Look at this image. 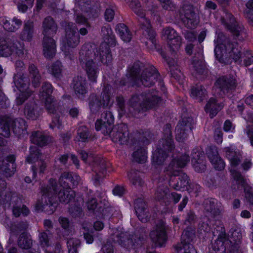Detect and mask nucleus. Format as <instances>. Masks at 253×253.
Masks as SVG:
<instances>
[{
    "label": "nucleus",
    "instance_id": "obj_39",
    "mask_svg": "<svg viewBox=\"0 0 253 253\" xmlns=\"http://www.w3.org/2000/svg\"><path fill=\"white\" fill-rule=\"evenodd\" d=\"M29 71L31 78L32 84L35 87H37L40 83L41 76L37 67L34 65H30Z\"/></svg>",
    "mask_w": 253,
    "mask_h": 253
},
{
    "label": "nucleus",
    "instance_id": "obj_15",
    "mask_svg": "<svg viewBox=\"0 0 253 253\" xmlns=\"http://www.w3.org/2000/svg\"><path fill=\"white\" fill-rule=\"evenodd\" d=\"M137 100L141 101L139 103V105L143 111L152 108L155 104H158L160 101V99L157 95L150 93H148L146 95H140L139 96H134L130 100V103L133 107H136V103Z\"/></svg>",
    "mask_w": 253,
    "mask_h": 253
},
{
    "label": "nucleus",
    "instance_id": "obj_34",
    "mask_svg": "<svg viewBox=\"0 0 253 253\" xmlns=\"http://www.w3.org/2000/svg\"><path fill=\"white\" fill-rule=\"evenodd\" d=\"M216 84L219 87L224 91L228 89H233L236 86V82L233 78L222 77L217 81Z\"/></svg>",
    "mask_w": 253,
    "mask_h": 253
},
{
    "label": "nucleus",
    "instance_id": "obj_31",
    "mask_svg": "<svg viewBox=\"0 0 253 253\" xmlns=\"http://www.w3.org/2000/svg\"><path fill=\"white\" fill-rule=\"evenodd\" d=\"M146 204L141 199H138L135 202V209L138 218L142 222H146L149 216L146 209Z\"/></svg>",
    "mask_w": 253,
    "mask_h": 253
},
{
    "label": "nucleus",
    "instance_id": "obj_9",
    "mask_svg": "<svg viewBox=\"0 0 253 253\" xmlns=\"http://www.w3.org/2000/svg\"><path fill=\"white\" fill-rule=\"evenodd\" d=\"M26 128L25 121L22 119L14 121L9 118L0 119V134L4 137L9 136L10 129L15 133L20 134L21 132L24 133Z\"/></svg>",
    "mask_w": 253,
    "mask_h": 253
},
{
    "label": "nucleus",
    "instance_id": "obj_42",
    "mask_svg": "<svg viewBox=\"0 0 253 253\" xmlns=\"http://www.w3.org/2000/svg\"><path fill=\"white\" fill-rule=\"evenodd\" d=\"M17 6L19 11L24 13L28 9L31 8L34 3V0H13Z\"/></svg>",
    "mask_w": 253,
    "mask_h": 253
},
{
    "label": "nucleus",
    "instance_id": "obj_33",
    "mask_svg": "<svg viewBox=\"0 0 253 253\" xmlns=\"http://www.w3.org/2000/svg\"><path fill=\"white\" fill-rule=\"evenodd\" d=\"M24 114L28 119L35 120L40 115L39 108L34 102L27 103L24 108Z\"/></svg>",
    "mask_w": 253,
    "mask_h": 253
},
{
    "label": "nucleus",
    "instance_id": "obj_27",
    "mask_svg": "<svg viewBox=\"0 0 253 253\" xmlns=\"http://www.w3.org/2000/svg\"><path fill=\"white\" fill-rule=\"evenodd\" d=\"M102 100L98 101L95 97H92L89 102V107L91 111L94 112L99 109L101 106H107L110 104V98L108 92L104 91L102 94Z\"/></svg>",
    "mask_w": 253,
    "mask_h": 253
},
{
    "label": "nucleus",
    "instance_id": "obj_37",
    "mask_svg": "<svg viewBox=\"0 0 253 253\" xmlns=\"http://www.w3.org/2000/svg\"><path fill=\"white\" fill-rule=\"evenodd\" d=\"M116 31L122 40L125 42H129L131 39V34L127 27L124 24H118L116 26Z\"/></svg>",
    "mask_w": 253,
    "mask_h": 253
},
{
    "label": "nucleus",
    "instance_id": "obj_45",
    "mask_svg": "<svg viewBox=\"0 0 253 253\" xmlns=\"http://www.w3.org/2000/svg\"><path fill=\"white\" fill-rule=\"evenodd\" d=\"M32 244L31 236L27 234H22L18 240V245L23 249H29Z\"/></svg>",
    "mask_w": 253,
    "mask_h": 253
},
{
    "label": "nucleus",
    "instance_id": "obj_62",
    "mask_svg": "<svg viewBox=\"0 0 253 253\" xmlns=\"http://www.w3.org/2000/svg\"><path fill=\"white\" fill-rule=\"evenodd\" d=\"M214 139L218 143L222 142V134L220 129H217L214 132Z\"/></svg>",
    "mask_w": 253,
    "mask_h": 253
},
{
    "label": "nucleus",
    "instance_id": "obj_59",
    "mask_svg": "<svg viewBox=\"0 0 253 253\" xmlns=\"http://www.w3.org/2000/svg\"><path fill=\"white\" fill-rule=\"evenodd\" d=\"M86 205L88 210L93 211L97 207V202L95 199L92 198L87 201Z\"/></svg>",
    "mask_w": 253,
    "mask_h": 253
},
{
    "label": "nucleus",
    "instance_id": "obj_58",
    "mask_svg": "<svg viewBox=\"0 0 253 253\" xmlns=\"http://www.w3.org/2000/svg\"><path fill=\"white\" fill-rule=\"evenodd\" d=\"M224 130L226 132H233L235 129V126L233 125L232 123L229 121L227 120L225 122L224 125Z\"/></svg>",
    "mask_w": 253,
    "mask_h": 253
},
{
    "label": "nucleus",
    "instance_id": "obj_4",
    "mask_svg": "<svg viewBox=\"0 0 253 253\" xmlns=\"http://www.w3.org/2000/svg\"><path fill=\"white\" fill-rule=\"evenodd\" d=\"M129 6L138 17V22L140 28L143 30V35L146 39L143 40L144 42L150 49L156 48V41L155 33L151 29L150 21L145 17V14L141 8L138 0H125Z\"/></svg>",
    "mask_w": 253,
    "mask_h": 253
},
{
    "label": "nucleus",
    "instance_id": "obj_20",
    "mask_svg": "<svg viewBox=\"0 0 253 253\" xmlns=\"http://www.w3.org/2000/svg\"><path fill=\"white\" fill-rule=\"evenodd\" d=\"M172 157L173 158L171 163L169 166L167 174L169 175H178L180 172L178 169L184 167L189 161V159L188 156L181 155L179 153L176 156H173Z\"/></svg>",
    "mask_w": 253,
    "mask_h": 253
},
{
    "label": "nucleus",
    "instance_id": "obj_3",
    "mask_svg": "<svg viewBox=\"0 0 253 253\" xmlns=\"http://www.w3.org/2000/svg\"><path fill=\"white\" fill-rule=\"evenodd\" d=\"M224 150L226 157L230 163L231 174L238 185V188H244L246 198L253 205V200L251 199L253 196V186L248 184L247 180L244 179L241 174L235 169L240 162L241 155L240 152L239 150H236L233 145L226 147Z\"/></svg>",
    "mask_w": 253,
    "mask_h": 253
},
{
    "label": "nucleus",
    "instance_id": "obj_51",
    "mask_svg": "<svg viewBox=\"0 0 253 253\" xmlns=\"http://www.w3.org/2000/svg\"><path fill=\"white\" fill-rule=\"evenodd\" d=\"M246 7L245 11L246 15L249 20L253 21V0H249L246 3Z\"/></svg>",
    "mask_w": 253,
    "mask_h": 253
},
{
    "label": "nucleus",
    "instance_id": "obj_12",
    "mask_svg": "<svg viewBox=\"0 0 253 253\" xmlns=\"http://www.w3.org/2000/svg\"><path fill=\"white\" fill-rule=\"evenodd\" d=\"M14 83L15 86L19 91V94L16 97V102L18 105H20L31 94L28 89L29 82L25 79L23 75L17 74L14 77Z\"/></svg>",
    "mask_w": 253,
    "mask_h": 253
},
{
    "label": "nucleus",
    "instance_id": "obj_38",
    "mask_svg": "<svg viewBox=\"0 0 253 253\" xmlns=\"http://www.w3.org/2000/svg\"><path fill=\"white\" fill-rule=\"evenodd\" d=\"M31 140L34 144L40 146H43L47 143L49 138L46 137L42 132L37 131L32 134Z\"/></svg>",
    "mask_w": 253,
    "mask_h": 253
},
{
    "label": "nucleus",
    "instance_id": "obj_2",
    "mask_svg": "<svg viewBox=\"0 0 253 253\" xmlns=\"http://www.w3.org/2000/svg\"><path fill=\"white\" fill-rule=\"evenodd\" d=\"M113 122L114 117L111 112L103 113L101 119L97 120L95 123V128L97 131H101L104 135L110 134L114 142L124 144L128 139L127 126L122 124L118 128H114L112 130Z\"/></svg>",
    "mask_w": 253,
    "mask_h": 253
},
{
    "label": "nucleus",
    "instance_id": "obj_49",
    "mask_svg": "<svg viewBox=\"0 0 253 253\" xmlns=\"http://www.w3.org/2000/svg\"><path fill=\"white\" fill-rule=\"evenodd\" d=\"M88 12H85L83 11V13L78 15L76 19V22L81 25H85L86 27H89L90 25L87 22L88 18H90L89 14H87Z\"/></svg>",
    "mask_w": 253,
    "mask_h": 253
},
{
    "label": "nucleus",
    "instance_id": "obj_55",
    "mask_svg": "<svg viewBox=\"0 0 253 253\" xmlns=\"http://www.w3.org/2000/svg\"><path fill=\"white\" fill-rule=\"evenodd\" d=\"M208 221H209L208 219L205 218L204 222L200 225L199 229L201 233L203 231L204 232H208L210 231L211 227L207 222Z\"/></svg>",
    "mask_w": 253,
    "mask_h": 253
},
{
    "label": "nucleus",
    "instance_id": "obj_19",
    "mask_svg": "<svg viewBox=\"0 0 253 253\" xmlns=\"http://www.w3.org/2000/svg\"><path fill=\"white\" fill-rule=\"evenodd\" d=\"M30 151V155L27 158L26 161L29 163L37 162L39 167L37 169L34 167H32L33 177V178H35L37 171H38L39 174L43 172L46 168V164L42 161L41 160H38L40 153L36 147H31Z\"/></svg>",
    "mask_w": 253,
    "mask_h": 253
},
{
    "label": "nucleus",
    "instance_id": "obj_23",
    "mask_svg": "<svg viewBox=\"0 0 253 253\" xmlns=\"http://www.w3.org/2000/svg\"><path fill=\"white\" fill-rule=\"evenodd\" d=\"M9 42L4 40L0 39V56H7L13 52H15L19 55L23 54V45L20 44L19 47L17 45H10Z\"/></svg>",
    "mask_w": 253,
    "mask_h": 253
},
{
    "label": "nucleus",
    "instance_id": "obj_40",
    "mask_svg": "<svg viewBox=\"0 0 253 253\" xmlns=\"http://www.w3.org/2000/svg\"><path fill=\"white\" fill-rule=\"evenodd\" d=\"M203 155L204 154L203 152L198 153L196 155L198 158L197 159V158H195V156H193L192 160V165L195 170L198 172H201L206 169L205 162L203 160L201 159V158L203 157Z\"/></svg>",
    "mask_w": 253,
    "mask_h": 253
},
{
    "label": "nucleus",
    "instance_id": "obj_16",
    "mask_svg": "<svg viewBox=\"0 0 253 253\" xmlns=\"http://www.w3.org/2000/svg\"><path fill=\"white\" fill-rule=\"evenodd\" d=\"M42 91L40 93V96L45 100V107L49 113L54 114L57 108V103L53 101L52 96L50 94L52 92L51 85L49 83L43 84L42 88Z\"/></svg>",
    "mask_w": 253,
    "mask_h": 253
},
{
    "label": "nucleus",
    "instance_id": "obj_60",
    "mask_svg": "<svg viewBox=\"0 0 253 253\" xmlns=\"http://www.w3.org/2000/svg\"><path fill=\"white\" fill-rule=\"evenodd\" d=\"M113 194L116 196H121L125 193V189L123 187L117 186L113 190Z\"/></svg>",
    "mask_w": 253,
    "mask_h": 253
},
{
    "label": "nucleus",
    "instance_id": "obj_18",
    "mask_svg": "<svg viewBox=\"0 0 253 253\" xmlns=\"http://www.w3.org/2000/svg\"><path fill=\"white\" fill-rule=\"evenodd\" d=\"M194 233L192 230H185L181 235V244L176 247L177 253H196L193 246L189 244Z\"/></svg>",
    "mask_w": 253,
    "mask_h": 253
},
{
    "label": "nucleus",
    "instance_id": "obj_26",
    "mask_svg": "<svg viewBox=\"0 0 253 253\" xmlns=\"http://www.w3.org/2000/svg\"><path fill=\"white\" fill-rule=\"evenodd\" d=\"M110 232L113 234L112 240L114 242L118 243L120 245L126 247L133 244L132 238H128L126 233H120L118 229H111Z\"/></svg>",
    "mask_w": 253,
    "mask_h": 253
},
{
    "label": "nucleus",
    "instance_id": "obj_50",
    "mask_svg": "<svg viewBox=\"0 0 253 253\" xmlns=\"http://www.w3.org/2000/svg\"><path fill=\"white\" fill-rule=\"evenodd\" d=\"M216 202L215 199L206 200L205 203V210L208 212H210L211 214H214L215 212Z\"/></svg>",
    "mask_w": 253,
    "mask_h": 253
},
{
    "label": "nucleus",
    "instance_id": "obj_61",
    "mask_svg": "<svg viewBox=\"0 0 253 253\" xmlns=\"http://www.w3.org/2000/svg\"><path fill=\"white\" fill-rule=\"evenodd\" d=\"M162 3L163 7L166 9H170L173 7V4L170 0H160Z\"/></svg>",
    "mask_w": 253,
    "mask_h": 253
},
{
    "label": "nucleus",
    "instance_id": "obj_29",
    "mask_svg": "<svg viewBox=\"0 0 253 253\" xmlns=\"http://www.w3.org/2000/svg\"><path fill=\"white\" fill-rule=\"evenodd\" d=\"M157 77L155 69L151 67L150 69L143 73L140 81L144 86H150L154 84Z\"/></svg>",
    "mask_w": 253,
    "mask_h": 253
},
{
    "label": "nucleus",
    "instance_id": "obj_24",
    "mask_svg": "<svg viewBox=\"0 0 253 253\" xmlns=\"http://www.w3.org/2000/svg\"><path fill=\"white\" fill-rule=\"evenodd\" d=\"M221 21L235 36L238 37L242 34L241 28L236 25L235 20L231 14L225 13Z\"/></svg>",
    "mask_w": 253,
    "mask_h": 253
},
{
    "label": "nucleus",
    "instance_id": "obj_44",
    "mask_svg": "<svg viewBox=\"0 0 253 253\" xmlns=\"http://www.w3.org/2000/svg\"><path fill=\"white\" fill-rule=\"evenodd\" d=\"M132 157L133 160L137 162L140 163H145L147 158L145 148L143 147L140 149H137L133 153Z\"/></svg>",
    "mask_w": 253,
    "mask_h": 253
},
{
    "label": "nucleus",
    "instance_id": "obj_43",
    "mask_svg": "<svg viewBox=\"0 0 253 253\" xmlns=\"http://www.w3.org/2000/svg\"><path fill=\"white\" fill-rule=\"evenodd\" d=\"M49 72L55 78L60 79L62 77V67L61 62L57 61L48 68Z\"/></svg>",
    "mask_w": 253,
    "mask_h": 253
},
{
    "label": "nucleus",
    "instance_id": "obj_54",
    "mask_svg": "<svg viewBox=\"0 0 253 253\" xmlns=\"http://www.w3.org/2000/svg\"><path fill=\"white\" fill-rule=\"evenodd\" d=\"M243 58H244V64L247 66L250 65L253 62V57L249 51L246 52V53L244 54Z\"/></svg>",
    "mask_w": 253,
    "mask_h": 253
},
{
    "label": "nucleus",
    "instance_id": "obj_46",
    "mask_svg": "<svg viewBox=\"0 0 253 253\" xmlns=\"http://www.w3.org/2000/svg\"><path fill=\"white\" fill-rule=\"evenodd\" d=\"M179 181H178L176 185H173L174 188L176 190H180L182 188H186V189L189 191V193L192 192L191 190H190L187 186L190 187V185H188V177L186 175L183 174L181 178H178Z\"/></svg>",
    "mask_w": 253,
    "mask_h": 253
},
{
    "label": "nucleus",
    "instance_id": "obj_6",
    "mask_svg": "<svg viewBox=\"0 0 253 253\" xmlns=\"http://www.w3.org/2000/svg\"><path fill=\"white\" fill-rule=\"evenodd\" d=\"M42 34L43 35V50L47 58L52 57L55 54L56 45L54 40L50 37L55 34L57 25L52 18L46 17L42 22Z\"/></svg>",
    "mask_w": 253,
    "mask_h": 253
},
{
    "label": "nucleus",
    "instance_id": "obj_11",
    "mask_svg": "<svg viewBox=\"0 0 253 253\" xmlns=\"http://www.w3.org/2000/svg\"><path fill=\"white\" fill-rule=\"evenodd\" d=\"M165 134L167 136L163 140L165 141V143H163L164 150L158 149L153 152L152 160L153 164L155 165H161L166 158V151H171L173 148L169 125H166Z\"/></svg>",
    "mask_w": 253,
    "mask_h": 253
},
{
    "label": "nucleus",
    "instance_id": "obj_35",
    "mask_svg": "<svg viewBox=\"0 0 253 253\" xmlns=\"http://www.w3.org/2000/svg\"><path fill=\"white\" fill-rule=\"evenodd\" d=\"M34 34L33 23L27 21L24 25V29L20 34V38L24 41H30Z\"/></svg>",
    "mask_w": 253,
    "mask_h": 253
},
{
    "label": "nucleus",
    "instance_id": "obj_5",
    "mask_svg": "<svg viewBox=\"0 0 253 253\" xmlns=\"http://www.w3.org/2000/svg\"><path fill=\"white\" fill-rule=\"evenodd\" d=\"M0 202L5 208L12 206L13 213L16 217L21 214L27 215L29 210L21 205V200L15 194H12L6 188V183L1 181L0 183Z\"/></svg>",
    "mask_w": 253,
    "mask_h": 253
},
{
    "label": "nucleus",
    "instance_id": "obj_1",
    "mask_svg": "<svg viewBox=\"0 0 253 253\" xmlns=\"http://www.w3.org/2000/svg\"><path fill=\"white\" fill-rule=\"evenodd\" d=\"M80 179L76 174L64 172L59 180V186L55 180L50 179L46 187L42 188V196L36 204L35 210L52 213L57 206V195L60 202L69 203L74 200L75 196V192L70 189L77 185Z\"/></svg>",
    "mask_w": 253,
    "mask_h": 253
},
{
    "label": "nucleus",
    "instance_id": "obj_64",
    "mask_svg": "<svg viewBox=\"0 0 253 253\" xmlns=\"http://www.w3.org/2000/svg\"><path fill=\"white\" fill-rule=\"evenodd\" d=\"M247 134L249 138L251 145L253 146V127L251 126L248 128Z\"/></svg>",
    "mask_w": 253,
    "mask_h": 253
},
{
    "label": "nucleus",
    "instance_id": "obj_56",
    "mask_svg": "<svg viewBox=\"0 0 253 253\" xmlns=\"http://www.w3.org/2000/svg\"><path fill=\"white\" fill-rule=\"evenodd\" d=\"M114 11L111 8L106 9L105 12V18L106 20L110 22L114 18Z\"/></svg>",
    "mask_w": 253,
    "mask_h": 253
},
{
    "label": "nucleus",
    "instance_id": "obj_36",
    "mask_svg": "<svg viewBox=\"0 0 253 253\" xmlns=\"http://www.w3.org/2000/svg\"><path fill=\"white\" fill-rule=\"evenodd\" d=\"M222 107V104L216 103L215 99L211 98L206 105L205 111L210 114L211 118H213Z\"/></svg>",
    "mask_w": 253,
    "mask_h": 253
},
{
    "label": "nucleus",
    "instance_id": "obj_52",
    "mask_svg": "<svg viewBox=\"0 0 253 253\" xmlns=\"http://www.w3.org/2000/svg\"><path fill=\"white\" fill-rule=\"evenodd\" d=\"M78 134L79 141L85 142L88 137L86 128L85 127H83L81 128H80L78 130Z\"/></svg>",
    "mask_w": 253,
    "mask_h": 253
},
{
    "label": "nucleus",
    "instance_id": "obj_10",
    "mask_svg": "<svg viewBox=\"0 0 253 253\" xmlns=\"http://www.w3.org/2000/svg\"><path fill=\"white\" fill-rule=\"evenodd\" d=\"M65 31V37L63 41L64 45L61 47L62 50L66 53L67 47L74 48L80 42V36L77 34L76 26L73 23L65 22L63 24ZM65 55H67L65 53Z\"/></svg>",
    "mask_w": 253,
    "mask_h": 253
},
{
    "label": "nucleus",
    "instance_id": "obj_53",
    "mask_svg": "<svg viewBox=\"0 0 253 253\" xmlns=\"http://www.w3.org/2000/svg\"><path fill=\"white\" fill-rule=\"evenodd\" d=\"M15 168L12 167V169L10 170L8 166H2L0 168V172H2L3 174L6 177H9L11 176L14 172Z\"/></svg>",
    "mask_w": 253,
    "mask_h": 253
},
{
    "label": "nucleus",
    "instance_id": "obj_57",
    "mask_svg": "<svg viewBox=\"0 0 253 253\" xmlns=\"http://www.w3.org/2000/svg\"><path fill=\"white\" fill-rule=\"evenodd\" d=\"M185 38L190 42H193L196 40V36L195 33L191 31H187L184 33Z\"/></svg>",
    "mask_w": 253,
    "mask_h": 253
},
{
    "label": "nucleus",
    "instance_id": "obj_8",
    "mask_svg": "<svg viewBox=\"0 0 253 253\" xmlns=\"http://www.w3.org/2000/svg\"><path fill=\"white\" fill-rule=\"evenodd\" d=\"M89 44H86L82 47L80 54V62L82 66L86 71L88 79L95 82L98 73L97 65L90 58L92 51L89 50Z\"/></svg>",
    "mask_w": 253,
    "mask_h": 253
},
{
    "label": "nucleus",
    "instance_id": "obj_41",
    "mask_svg": "<svg viewBox=\"0 0 253 253\" xmlns=\"http://www.w3.org/2000/svg\"><path fill=\"white\" fill-rule=\"evenodd\" d=\"M206 94V90L201 85L193 87L191 90L190 96L198 101L202 100V97Z\"/></svg>",
    "mask_w": 253,
    "mask_h": 253
},
{
    "label": "nucleus",
    "instance_id": "obj_13",
    "mask_svg": "<svg viewBox=\"0 0 253 253\" xmlns=\"http://www.w3.org/2000/svg\"><path fill=\"white\" fill-rule=\"evenodd\" d=\"M178 19L181 20L185 26L189 28L195 27L199 22L192 6L189 4H184L180 8Z\"/></svg>",
    "mask_w": 253,
    "mask_h": 253
},
{
    "label": "nucleus",
    "instance_id": "obj_17",
    "mask_svg": "<svg viewBox=\"0 0 253 253\" xmlns=\"http://www.w3.org/2000/svg\"><path fill=\"white\" fill-rule=\"evenodd\" d=\"M162 37L168 41L169 47L173 52L177 51L181 45V37L172 28H165L162 33Z\"/></svg>",
    "mask_w": 253,
    "mask_h": 253
},
{
    "label": "nucleus",
    "instance_id": "obj_63",
    "mask_svg": "<svg viewBox=\"0 0 253 253\" xmlns=\"http://www.w3.org/2000/svg\"><path fill=\"white\" fill-rule=\"evenodd\" d=\"M102 251L103 253H113L112 245L110 244L104 245L102 248Z\"/></svg>",
    "mask_w": 253,
    "mask_h": 253
},
{
    "label": "nucleus",
    "instance_id": "obj_14",
    "mask_svg": "<svg viewBox=\"0 0 253 253\" xmlns=\"http://www.w3.org/2000/svg\"><path fill=\"white\" fill-rule=\"evenodd\" d=\"M102 33L104 40L105 43L102 44L101 46H105V51L102 50L100 53L101 56V61L104 64L109 63L112 59L110 53L109 45H112L115 42L114 36L113 35L111 29L107 27L102 29Z\"/></svg>",
    "mask_w": 253,
    "mask_h": 253
},
{
    "label": "nucleus",
    "instance_id": "obj_30",
    "mask_svg": "<svg viewBox=\"0 0 253 253\" xmlns=\"http://www.w3.org/2000/svg\"><path fill=\"white\" fill-rule=\"evenodd\" d=\"M74 89L78 97L82 98L87 92L85 80L81 77L75 78L74 80Z\"/></svg>",
    "mask_w": 253,
    "mask_h": 253
},
{
    "label": "nucleus",
    "instance_id": "obj_48",
    "mask_svg": "<svg viewBox=\"0 0 253 253\" xmlns=\"http://www.w3.org/2000/svg\"><path fill=\"white\" fill-rule=\"evenodd\" d=\"M83 229L84 238L86 243L91 244L93 241V239L92 235V231L90 230V226L87 224H84L83 225Z\"/></svg>",
    "mask_w": 253,
    "mask_h": 253
},
{
    "label": "nucleus",
    "instance_id": "obj_21",
    "mask_svg": "<svg viewBox=\"0 0 253 253\" xmlns=\"http://www.w3.org/2000/svg\"><path fill=\"white\" fill-rule=\"evenodd\" d=\"M150 237L152 241L157 246L162 247L167 240L166 229L165 224L161 222L151 231Z\"/></svg>",
    "mask_w": 253,
    "mask_h": 253
},
{
    "label": "nucleus",
    "instance_id": "obj_28",
    "mask_svg": "<svg viewBox=\"0 0 253 253\" xmlns=\"http://www.w3.org/2000/svg\"><path fill=\"white\" fill-rule=\"evenodd\" d=\"M12 24L6 17L0 18V24L3 28L8 32H15L17 30L22 24V21L16 17H14L12 20Z\"/></svg>",
    "mask_w": 253,
    "mask_h": 253
},
{
    "label": "nucleus",
    "instance_id": "obj_22",
    "mask_svg": "<svg viewBox=\"0 0 253 253\" xmlns=\"http://www.w3.org/2000/svg\"><path fill=\"white\" fill-rule=\"evenodd\" d=\"M192 119L185 118L180 122L175 128V137L177 141H182L187 137V134L191 131Z\"/></svg>",
    "mask_w": 253,
    "mask_h": 253
},
{
    "label": "nucleus",
    "instance_id": "obj_7",
    "mask_svg": "<svg viewBox=\"0 0 253 253\" xmlns=\"http://www.w3.org/2000/svg\"><path fill=\"white\" fill-rule=\"evenodd\" d=\"M220 42L219 37L214 40V53L216 58L220 61L224 56H229L236 61L241 58L242 54L237 43H230L229 41L224 42V43Z\"/></svg>",
    "mask_w": 253,
    "mask_h": 253
},
{
    "label": "nucleus",
    "instance_id": "obj_25",
    "mask_svg": "<svg viewBox=\"0 0 253 253\" xmlns=\"http://www.w3.org/2000/svg\"><path fill=\"white\" fill-rule=\"evenodd\" d=\"M207 154L211 163L215 169L222 170L224 168L225 163L218 156L216 147L209 148L207 151Z\"/></svg>",
    "mask_w": 253,
    "mask_h": 253
},
{
    "label": "nucleus",
    "instance_id": "obj_47",
    "mask_svg": "<svg viewBox=\"0 0 253 253\" xmlns=\"http://www.w3.org/2000/svg\"><path fill=\"white\" fill-rule=\"evenodd\" d=\"M69 253H77V247L80 245V241L76 238L69 239L67 241Z\"/></svg>",
    "mask_w": 253,
    "mask_h": 253
},
{
    "label": "nucleus",
    "instance_id": "obj_32",
    "mask_svg": "<svg viewBox=\"0 0 253 253\" xmlns=\"http://www.w3.org/2000/svg\"><path fill=\"white\" fill-rule=\"evenodd\" d=\"M169 189L167 188L159 187L156 193V197L157 200H161L165 198H171L176 204L180 200L181 196L176 193H168Z\"/></svg>",
    "mask_w": 253,
    "mask_h": 253
}]
</instances>
